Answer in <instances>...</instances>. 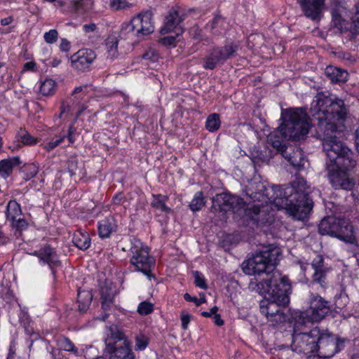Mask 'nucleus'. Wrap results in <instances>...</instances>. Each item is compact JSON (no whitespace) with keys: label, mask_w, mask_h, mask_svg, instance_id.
<instances>
[{"label":"nucleus","mask_w":359,"mask_h":359,"mask_svg":"<svg viewBox=\"0 0 359 359\" xmlns=\"http://www.w3.org/2000/svg\"><path fill=\"white\" fill-rule=\"evenodd\" d=\"M249 287L264 295L260 302V311L273 324L284 323L287 318L284 313L290 302L291 285L289 280L280 273H273L269 278L262 281H251Z\"/></svg>","instance_id":"1"},{"label":"nucleus","mask_w":359,"mask_h":359,"mask_svg":"<svg viewBox=\"0 0 359 359\" xmlns=\"http://www.w3.org/2000/svg\"><path fill=\"white\" fill-rule=\"evenodd\" d=\"M309 187L304 178L297 177L291 186L283 189L275 185L264 189L263 195L278 209H285L287 212L298 220L306 218L313 208V201L309 197Z\"/></svg>","instance_id":"2"},{"label":"nucleus","mask_w":359,"mask_h":359,"mask_svg":"<svg viewBox=\"0 0 359 359\" xmlns=\"http://www.w3.org/2000/svg\"><path fill=\"white\" fill-rule=\"evenodd\" d=\"M318 116V126L323 130V147L329 161L346 167H355L354 153L336 135L345 129L347 114H322Z\"/></svg>","instance_id":"3"},{"label":"nucleus","mask_w":359,"mask_h":359,"mask_svg":"<svg viewBox=\"0 0 359 359\" xmlns=\"http://www.w3.org/2000/svg\"><path fill=\"white\" fill-rule=\"evenodd\" d=\"M281 255V250L273 245L266 247L264 250L257 252L251 258L242 264L243 272L248 275L266 273L269 278L275 271L278 257Z\"/></svg>","instance_id":"4"},{"label":"nucleus","mask_w":359,"mask_h":359,"mask_svg":"<svg viewBox=\"0 0 359 359\" xmlns=\"http://www.w3.org/2000/svg\"><path fill=\"white\" fill-rule=\"evenodd\" d=\"M279 132L285 140H301L305 138L311 126L308 114H281Z\"/></svg>","instance_id":"5"},{"label":"nucleus","mask_w":359,"mask_h":359,"mask_svg":"<svg viewBox=\"0 0 359 359\" xmlns=\"http://www.w3.org/2000/svg\"><path fill=\"white\" fill-rule=\"evenodd\" d=\"M107 329L104 353L109 359H134L130 342L126 334L114 325Z\"/></svg>","instance_id":"6"},{"label":"nucleus","mask_w":359,"mask_h":359,"mask_svg":"<svg viewBox=\"0 0 359 359\" xmlns=\"http://www.w3.org/2000/svg\"><path fill=\"white\" fill-rule=\"evenodd\" d=\"M292 323H294V330L292 334V346L294 350L299 353H303L309 357L316 356L320 359L319 355H316L318 353V335L319 334V329L315 327L310 330L309 332H304V327L307 324H302L297 326V320L292 319Z\"/></svg>","instance_id":"7"},{"label":"nucleus","mask_w":359,"mask_h":359,"mask_svg":"<svg viewBox=\"0 0 359 359\" xmlns=\"http://www.w3.org/2000/svg\"><path fill=\"white\" fill-rule=\"evenodd\" d=\"M130 264L134 271L142 273L149 280L154 278L151 271L155 266V260L149 255V248L136 238L131 240Z\"/></svg>","instance_id":"8"},{"label":"nucleus","mask_w":359,"mask_h":359,"mask_svg":"<svg viewBox=\"0 0 359 359\" xmlns=\"http://www.w3.org/2000/svg\"><path fill=\"white\" fill-rule=\"evenodd\" d=\"M330 311V302L322 297L312 294L310 306L304 311H294L292 319L297 320V326L302 324H310L320 322Z\"/></svg>","instance_id":"9"},{"label":"nucleus","mask_w":359,"mask_h":359,"mask_svg":"<svg viewBox=\"0 0 359 359\" xmlns=\"http://www.w3.org/2000/svg\"><path fill=\"white\" fill-rule=\"evenodd\" d=\"M153 14L151 11H147L134 18L130 23L122 26L121 36L128 37L135 36L141 40L144 36L149 35L154 31V25L152 20Z\"/></svg>","instance_id":"10"},{"label":"nucleus","mask_w":359,"mask_h":359,"mask_svg":"<svg viewBox=\"0 0 359 359\" xmlns=\"http://www.w3.org/2000/svg\"><path fill=\"white\" fill-rule=\"evenodd\" d=\"M239 46L235 43H229L222 46H213L206 50L203 58V67L205 69L213 70L217 66L222 65L228 60L237 55Z\"/></svg>","instance_id":"11"},{"label":"nucleus","mask_w":359,"mask_h":359,"mask_svg":"<svg viewBox=\"0 0 359 359\" xmlns=\"http://www.w3.org/2000/svg\"><path fill=\"white\" fill-rule=\"evenodd\" d=\"M354 167H346L337 163H326L327 178L334 189L351 190L355 183L349 172Z\"/></svg>","instance_id":"12"},{"label":"nucleus","mask_w":359,"mask_h":359,"mask_svg":"<svg viewBox=\"0 0 359 359\" xmlns=\"http://www.w3.org/2000/svg\"><path fill=\"white\" fill-rule=\"evenodd\" d=\"M344 340L329 332H321L319 330L318 335V352L322 357L333 356L344 348Z\"/></svg>","instance_id":"13"},{"label":"nucleus","mask_w":359,"mask_h":359,"mask_svg":"<svg viewBox=\"0 0 359 359\" xmlns=\"http://www.w3.org/2000/svg\"><path fill=\"white\" fill-rule=\"evenodd\" d=\"M271 144L273 148L281 153L283 156L294 168H300L304 166L305 158L302 150L298 147H287L284 140H272Z\"/></svg>","instance_id":"14"},{"label":"nucleus","mask_w":359,"mask_h":359,"mask_svg":"<svg viewBox=\"0 0 359 359\" xmlns=\"http://www.w3.org/2000/svg\"><path fill=\"white\" fill-rule=\"evenodd\" d=\"M244 208L242 198L227 193L217 194L212 198V208L215 210L227 212L229 210H238Z\"/></svg>","instance_id":"15"},{"label":"nucleus","mask_w":359,"mask_h":359,"mask_svg":"<svg viewBox=\"0 0 359 359\" xmlns=\"http://www.w3.org/2000/svg\"><path fill=\"white\" fill-rule=\"evenodd\" d=\"M87 89V86L76 87L69 98L71 104H68L67 108H65L63 104L61 107V112H65L66 110L73 112H83L87 109L88 107L86 105V102L88 100Z\"/></svg>","instance_id":"16"},{"label":"nucleus","mask_w":359,"mask_h":359,"mask_svg":"<svg viewBox=\"0 0 359 359\" xmlns=\"http://www.w3.org/2000/svg\"><path fill=\"white\" fill-rule=\"evenodd\" d=\"M32 255L37 257L41 264L48 265L55 276V271L54 269L60 265V261L54 248H51L50 245L46 244L39 250H35Z\"/></svg>","instance_id":"17"},{"label":"nucleus","mask_w":359,"mask_h":359,"mask_svg":"<svg viewBox=\"0 0 359 359\" xmlns=\"http://www.w3.org/2000/svg\"><path fill=\"white\" fill-rule=\"evenodd\" d=\"M96 57L95 52L91 49H81L71 57L73 68L83 72L89 68Z\"/></svg>","instance_id":"18"},{"label":"nucleus","mask_w":359,"mask_h":359,"mask_svg":"<svg viewBox=\"0 0 359 359\" xmlns=\"http://www.w3.org/2000/svg\"><path fill=\"white\" fill-rule=\"evenodd\" d=\"M334 237L351 244L358 245L354 226L347 220H339Z\"/></svg>","instance_id":"19"},{"label":"nucleus","mask_w":359,"mask_h":359,"mask_svg":"<svg viewBox=\"0 0 359 359\" xmlns=\"http://www.w3.org/2000/svg\"><path fill=\"white\" fill-rule=\"evenodd\" d=\"M305 16L313 20L320 18L325 0H297Z\"/></svg>","instance_id":"20"},{"label":"nucleus","mask_w":359,"mask_h":359,"mask_svg":"<svg viewBox=\"0 0 359 359\" xmlns=\"http://www.w3.org/2000/svg\"><path fill=\"white\" fill-rule=\"evenodd\" d=\"M311 266L314 270L312 276L313 283H318L320 286L325 287L327 274L330 271V268L325 264L323 256L317 255L313 259Z\"/></svg>","instance_id":"21"},{"label":"nucleus","mask_w":359,"mask_h":359,"mask_svg":"<svg viewBox=\"0 0 359 359\" xmlns=\"http://www.w3.org/2000/svg\"><path fill=\"white\" fill-rule=\"evenodd\" d=\"M331 95L328 92L318 93L311 104V111L329 112L330 104H332Z\"/></svg>","instance_id":"22"},{"label":"nucleus","mask_w":359,"mask_h":359,"mask_svg":"<svg viewBox=\"0 0 359 359\" xmlns=\"http://www.w3.org/2000/svg\"><path fill=\"white\" fill-rule=\"evenodd\" d=\"M76 135V128L72 123L69 126L67 135L63 134L59 136H56L55 140L53 139L45 144L44 149L48 151L53 150L56 147L60 145L63 142L65 137L67 138L69 144H73L75 142Z\"/></svg>","instance_id":"23"},{"label":"nucleus","mask_w":359,"mask_h":359,"mask_svg":"<svg viewBox=\"0 0 359 359\" xmlns=\"http://www.w3.org/2000/svg\"><path fill=\"white\" fill-rule=\"evenodd\" d=\"M182 20L183 18L180 15L179 11L175 8H172L165 16L164 26L161 30V33L165 34L173 31L177 28Z\"/></svg>","instance_id":"24"},{"label":"nucleus","mask_w":359,"mask_h":359,"mask_svg":"<svg viewBox=\"0 0 359 359\" xmlns=\"http://www.w3.org/2000/svg\"><path fill=\"white\" fill-rule=\"evenodd\" d=\"M325 75L332 83H345L348 80V73L334 66H327L325 69Z\"/></svg>","instance_id":"25"},{"label":"nucleus","mask_w":359,"mask_h":359,"mask_svg":"<svg viewBox=\"0 0 359 359\" xmlns=\"http://www.w3.org/2000/svg\"><path fill=\"white\" fill-rule=\"evenodd\" d=\"M338 221L333 217H325L321 220L318 226L319 233L322 235H330L334 237Z\"/></svg>","instance_id":"26"},{"label":"nucleus","mask_w":359,"mask_h":359,"mask_svg":"<svg viewBox=\"0 0 359 359\" xmlns=\"http://www.w3.org/2000/svg\"><path fill=\"white\" fill-rule=\"evenodd\" d=\"M116 229V224L115 219L111 217H106L99 223V236L102 238H108Z\"/></svg>","instance_id":"27"},{"label":"nucleus","mask_w":359,"mask_h":359,"mask_svg":"<svg viewBox=\"0 0 359 359\" xmlns=\"http://www.w3.org/2000/svg\"><path fill=\"white\" fill-rule=\"evenodd\" d=\"M72 243L79 249L86 250L90 245V238L87 232L78 230L73 234Z\"/></svg>","instance_id":"28"},{"label":"nucleus","mask_w":359,"mask_h":359,"mask_svg":"<svg viewBox=\"0 0 359 359\" xmlns=\"http://www.w3.org/2000/svg\"><path fill=\"white\" fill-rule=\"evenodd\" d=\"M206 28L210 29L212 34L220 35L226 29L227 24L222 16L217 15L210 23L206 25Z\"/></svg>","instance_id":"29"},{"label":"nucleus","mask_w":359,"mask_h":359,"mask_svg":"<svg viewBox=\"0 0 359 359\" xmlns=\"http://www.w3.org/2000/svg\"><path fill=\"white\" fill-rule=\"evenodd\" d=\"M168 196L163 194H152L151 206L161 212L170 213L171 209L166 205Z\"/></svg>","instance_id":"30"},{"label":"nucleus","mask_w":359,"mask_h":359,"mask_svg":"<svg viewBox=\"0 0 359 359\" xmlns=\"http://www.w3.org/2000/svg\"><path fill=\"white\" fill-rule=\"evenodd\" d=\"M20 163L19 157L4 159L0 161V174L4 178L9 176L13 168Z\"/></svg>","instance_id":"31"},{"label":"nucleus","mask_w":359,"mask_h":359,"mask_svg":"<svg viewBox=\"0 0 359 359\" xmlns=\"http://www.w3.org/2000/svg\"><path fill=\"white\" fill-rule=\"evenodd\" d=\"M92 294L89 291H79L77 301L79 311H86L92 302Z\"/></svg>","instance_id":"32"},{"label":"nucleus","mask_w":359,"mask_h":359,"mask_svg":"<svg viewBox=\"0 0 359 359\" xmlns=\"http://www.w3.org/2000/svg\"><path fill=\"white\" fill-rule=\"evenodd\" d=\"M17 140L25 146H33L37 144L38 139L31 135L26 130L20 128L17 135Z\"/></svg>","instance_id":"33"},{"label":"nucleus","mask_w":359,"mask_h":359,"mask_svg":"<svg viewBox=\"0 0 359 359\" xmlns=\"http://www.w3.org/2000/svg\"><path fill=\"white\" fill-rule=\"evenodd\" d=\"M22 214L20 205L15 201L8 202L6 208V217L8 220L15 221Z\"/></svg>","instance_id":"34"},{"label":"nucleus","mask_w":359,"mask_h":359,"mask_svg":"<svg viewBox=\"0 0 359 359\" xmlns=\"http://www.w3.org/2000/svg\"><path fill=\"white\" fill-rule=\"evenodd\" d=\"M331 102L329 112H347L348 111V104L342 99L335 95H331Z\"/></svg>","instance_id":"35"},{"label":"nucleus","mask_w":359,"mask_h":359,"mask_svg":"<svg viewBox=\"0 0 359 359\" xmlns=\"http://www.w3.org/2000/svg\"><path fill=\"white\" fill-rule=\"evenodd\" d=\"M118 41L116 36H110L106 40V48L107 50V57L114 60L118 56Z\"/></svg>","instance_id":"36"},{"label":"nucleus","mask_w":359,"mask_h":359,"mask_svg":"<svg viewBox=\"0 0 359 359\" xmlns=\"http://www.w3.org/2000/svg\"><path fill=\"white\" fill-rule=\"evenodd\" d=\"M206 203L205 198L202 191H198L195 194L193 199L189 203V208L193 212L199 211L205 206Z\"/></svg>","instance_id":"37"},{"label":"nucleus","mask_w":359,"mask_h":359,"mask_svg":"<svg viewBox=\"0 0 359 359\" xmlns=\"http://www.w3.org/2000/svg\"><path fill=\"white\" fill-rule=\"evenodd\" d=\"M262 212V209L256 205H251L245 209V215L257 224L259 222H264V219H262L260 217Z\"/></svg>","instance_id":"38"},{"label":"nucleus","mask_w":359,"mask_h":359,"mask_svg":"<svg viewBox=\"0 0 359 359\" xmlns=\"http://www.w3.org/2000/svg\"><path fill=\"white\" fill-rule=\"evenodd\" d=\"M57 344L60 348L66 351L72 352L76 355H79L78 349L69 339L65 337H61L57 340Z\"/></svg>","instance_id":"39"},{"label":"nucleus","mask_w":359,"mask_h":359,"mask_svg":"<svg viewBox=\"0 0 359 359\" xmlns=\"http://www.w3.org/2000/svg\"><path fill=\"white\" fill-rule=\"evenodd\" d=\"M56 83L51 79H46L40 86V93L44 96L53 95L55 91Z\"/></svg>","instance_id":"40"},{"label":"nucleus","mask_w":359,"mask_h":359,"mask_svg":"<svg viewBox=\"0 0 359 359\" xmlns=\"http://www.w3.org/2000/svg\"><path fill=\"white\" fill-rule=\"evenodd\" d=\"M221 125L218 114H210L207 118L205 127L210 132H214L219 129Z\"/></svg>","instance_id":"41"},{"label":"nucleus","mask_w":359,"mask_h":359,"mask_svg":"<svg viewBox=\"0 0 359 359\" xmlns=\"http://www.w3.org/2000/svg\"><path fill=\"white\" fill-rule=\"evenodd\" d=\"M189 34L191 37L195 40L200 41H209L208 37L203 35L201 29L198 25L193 26L189 29Z\"/></svg>","instance_id":"42"},{"label":"nucleus","mask_w":359,"mask_h":359,"mask_svg":"<svg viewBox=\"0 0 359 359\" xmlns=\"http://www.w3.org/2000/svg\"><path fill=\"white\" fill-rule=\"evenodd\" d=\"M154 310V305L148 302H141L138 307L137 311L140 315H148Z\"/></svg>","instance_id":"43"},{"label":"nucleus","mask_w":359,"mask_h":359,"mask_svg":"<svg viewBox=\"0 0 359 359\" xmlns=\"http://www.w3.org/2000/svg\"><path fill=\"white\" fill-rule=\"evenodd\" d=\"M194 283L196 286L202 288V289H206L208 287L207 284L205 283V278L198 271H194Z\"/></svg>","instance_id":"44"},{"label":"nucleus","mask_w":359,"mask_h":359,"mask_svg":"<svg viewBox=\"0 0 359 359\" xmlns=\"http://www.w3.org/2000/svg\"><path fill=\"white\" fill-rule=\"evenodd\" d=\"M43 38L46 43H53L58 38V33L56 29H50L44 34Z\"/></svg>","instance_id":"45"},{"label":"nucleus","mask_w":359,"mask_h":359,"mask_svg":"<svg viewBox=\"0 0 359 359\" xmlns=\"http://www.w3.org/2000/svg\"><path fill=\"white\" fill-rule=\"evenodd\" d=\"M180 33H177L175 36H168L160 39L159 42L164 46H175L177 41V37Z\"/></svg>","instance_id":"46"},{"label":"nucleus","mask_w":359,"mask_h":359,"mask_svg":"<svg viewBox=\"0 0 359 359\" xmlns=\"http://www.w3.org/2000/svg\"><path fill=\"white\" fill-rule=\"evenodd\" d=\"M24 172H27V177L25 179L28 180L37 174L38 168L34 164H29L24 168Z\"/></svg>","instance_id":"47"},{"label":"nucleus","mask_w":359,"mask_h":359,"mask_svg":"<svg viewBox=\"0 0 359 359\" xmlns=\"http://www.w3.org/2000/svg\"><path fill=\"white\" fill-rule=\"evenodd\" d=\"M142 57L151 62H156L158 60V55L156 50L149 48L143 54Z\"/></svg>","instance_id":"48"},{"label":"nucleus","mask_w":359,"mask_h":359,"mask_svg":"<svg viewBox=\"0 0 359 359\" xmlns=\"http://www.w3.org/2000/svg\"><path fill=\"white\" fill-rule=\"evenodd\" d=\"M135 342V350H144L148 344L147 339L144 336L137 337Z\"/></svg>","instance_id":"49"},{"label":"nucleus","mask_w":359,"mask_h":359,"mask_svg":"<svg viewBox=\"0 0 359 359\" xmlns=\"http://www.w3.org/2000/svg\"><path fill=\"white\" fill-rule=\"evenodd\" d=\"M81 167L78 166V163L76 161H70L68 164V170L71 175V176L76 175L78 171H81Z\"/></svg>","instance_id":"50"},{"label":"nucleus","mask_w":359,"mask_h":359,"mask_svg":"<svg viewBox=\"0 0 359 359\" xmlns=\"http://www.w3.org/2000/svg\"><path fill=\"white\" fill-rule=\"evenodd\" d=\"M184 299L187 301V302H194V304L196 305V306H200L201 304H203L205 302V298H200V299H198L197 297H191L189 293H185L184 294Z\"/></svg>","instance_id":"51"},{"label":"nucleus","mask_w":359,"mask_h":359,"mask_svg":"<svg viewBox=\"0 0 359 359\" xmlns=\"http://www.w3.org/2000/svg\"><path fill=\"white\" fill-rule=\"evenodd\" d=\"M126 201V198L122 192L115 194L112 198V203L117 205H123Z\"/></svg>","instance_id":"52"},{"label":"nucleus","mask_w":359,"mask_h":359,"mask_svg":"<svg viewBox=\"0 0 359 359\" xmlns=\"http://www.w3.org/2000/svg\"><path fill=\"white\" fill-rule=\"evenodd\" d=\"M12 225L18 229H25L27 226V223L25 219L20 218V217L16 218L15 221H11Z\"/></svg>","instance_id":"53"},{"label":"nucleus","mask_w":359,"mask_h":359,"mask_svg":"<svg viewBox=\"0 0 359 359\" xmlns=\"http://www.w3.org/2000/svg\"><path fill=\"white\" fill-rule=\"evenodd\" d=\"M352 25L354 33L359 34V10H358L352 18Z\"/></svg>","instance_id":"54"},{"label":"nucleus","mask_w":359,"mask_h":359,"mask_svg":"<svg viewBox=\"0 0 359 359\" xmlns=\"http://www.w3.org/2000/svg\"><path fill=\"white\" fill-rule=\"evenodd\" d=\"M190 320L191 316L189 314H182L181 316L182 327L183 330L187 329Z\"/></svg>","instance_id":"55"},{"label":"nucleus","mask_w":359,"mask_h":359,"mask_svg":"<svg viewBox=\"0 0 359 359\" xmlns=\"http://www.w3.org/2000/svg\"><path fill=\"white\" fill-rule=\"evenodd\" d=\"M102 308L103 310L106 311L109 307V304L111 303L112 299L111 297H104L103 294L102 295Z\"/></svg>","instance_id":"56"},{"label":"nucleus","mask_w":359,"mask_h":359,"mask_svg":"<svg viewBox=\"0 0 359 359\" xmlns=\"http://www.w3.org/2000/svg\"><path fill=\"white\" fill-rule=\"evenodd\" d=\"M125 1L123 0H114L111 3V6L116 10L121 9L124 7Z\"/></svg>","instance_id":"57"},{"label":"nucleus","mask_w":359,"mask_h":359,"mask_svg":"<svg viewBox=\"0 0 359 359\" xmlns=\"http://www.w3.org/2000/svg\"><path fill=\"white\" fill-rule=\"evenodd\" d=\"M15 344L14 342H11L9 346V351L6 359H13L15 355Z\"/></svg>","instance_id":"58"},{"label":"nucleus","mask_w":359,"mask_h":359,"mask_svg":"<svg viewBox=\"0 0 359 359\" xmlns=\"http://www.w3.org/2000/svg\"><path fill=\"white\" fill-rule=\"evenodd\" d=\"M60 48L62 51H68L70 48V43L67 39H62L61 40Z\"/></svg>","instance_id":"59"},{"label":"nucleus","mask_w":359,"mask_h":359,"mask_svg":"<svg viewBox=\"0 0 359 359\" xmlns=\"http://www.w3.org/2000/svg\"><path fill=\"white\" fill-rule=\"evenodd\" d=\"M217 306H214L209 311H203L201 315L206 318L212 317L217 313Z\"/></svg>","instance_id":"60"},{"label":"nucleus","mask_w":359,"mask_h":359,"mask_svg":"<svg viewBox=\"0 0 359 359\" xmlns=\"http://www.w3.org/2000/svg\"><path fill=\"white\" fill-rule=\"evenodd\" d=\"M97 28L95 23L86 24L83 26V29L86 33L94 32Z\"/></svg>","instance_id":"61"},{"label":"nucleus","mask_w":359,"mask_h":359,"mask_svg":"<svg viewBox=\"0 0 359 359\" xmlns=\"http://www.w3.org/2000/svg\"><path fill=\"white\" fill-rule=\"evenodd\" d=\"M332 17H333V22H334L335 27L342 29L341 18L334 13L332 14Z\"/></svg>","instance_id":"62"},{"label":"nucleus","mask_w":359,"mask_h":359,"mask_svg":"<svg viewBox=\"0 0 359 359\" xmlns=\"http://www.w3.org/2000/svg\"><path fill=\"white\" fill-rule=\"evenodd\" d=\"M212 318L214 320V323L219 326H221L224 324L223 320L221 318L219 314L215 313Z\"/></svg>","instance_id":"63"},{"label":"nucleus","mask_w":359,"mask_h":359,"mask_svg":"<svg viewBox=\"0 0 359 359\" xmlns=\"http://www.w3.org/2000/svg\"><path fill=\"white\" fill-rule=\"evenodd\" d=\"M13 21V18L11 16L1 19V25L3 26L8 25Z\"/></svg>","instance_id":"64"}]
</instances>
